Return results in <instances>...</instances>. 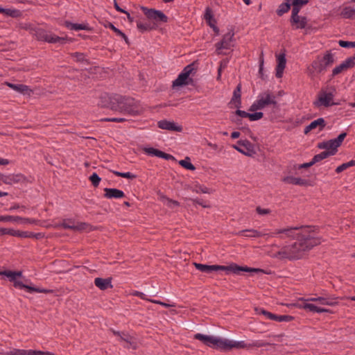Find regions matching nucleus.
<instances>
[{
    "mask_svg": "<svg viewBox=\"0 0 355 355\" xmlns=\"http://www.w3.org/2000/svg\"><path fill=\"white\" fill-rule=\"evenodd\" d=\"M204 18L207 23V24L211 27L214 25L216 24V20L214 17L212 10L210 8L207 7L205 9V12L204 15Z\"/></svg>",
    "mask_w": 355,
    "mask_h": 355,
    "instance_id": "32",
    "label": "nucleus"
},
{
    "mask_svg": "<svg viewBox=\"0 0 355 355\" xmlns=\"http://www.w3.org/2000/svg\"><path fill=\"white\" fill-rule=\"evenodd\" d=\"M340 15L343 19H355V8L345 6L341 10Z\"/></svg>",
    "mask_w": 355,
    "mask_h": 355,
    "instance_id": "29",
    "label": "nucleus"
},
{
    "mask_svg": "<svg viewBox=\"0 0 355 355\" xmlns=\"http://www.w3.org/2000/svg\"><path fill=\"white\" fill-rule=\"evenodd\" d=\"M144 15L149 19L157 21L167 22L168 17L160 10L155 9H148L146 7H141Z\"/></svg>",
    "mask_w": 355,
    "mask_h": 355,
    "instance_id": "14",
    "label": "nucleus"
},
{
    "mask_svg": "<svg viewBox=\"0 0 355 355\" xmlns=\"http://www.w3.org/2000/svg\"><path fill=\"white\" fill-rule=\"evenodd\" d=\"M89 180L91 181L92 185L94 187H97L100 184L101 178L98 176V175L96 173H93L89 176Z\"/></svg>",
    "mask_w": 355,
    "mask_h": 355,
    "instance_id": "47",
    "label": "nucleus"
},
{
    "mask_svg": "<svg viewBox=\"0 0 355 355\" xmlns=\"http://www.w3.org/2000/svg\"><path fill=\"white\" fill-rule=\"evenodd\" d=\"M179 164L184 168L190 171H194L196 169V167L191 162V159L189 157H186L184 159L179 161Z\"/></svg>",
    "mask_w": 355,
    "mask_h": 355,
    "instance_id": "38",
    "label": "nucleus"
},
{
    "mask_svg": "<svg viewBox=\"0 0 355 355\" xmlns=\"http://www.w3.org/2000/svg\"><path fill=\"white\" fill-rule=\"evenodd\" d=\"M8 235L12 236H17L20 238H35V239H40L41 237L40 233H33L31 232L28 231H19V230H15L13 229L9 230V234Z\"/></svg>",
    "mask_w": 355,
    "mask_h": 355,
    "instance_id": "21",
    "label": "nucleus"
},
{
    "mask_svg": "<svg viewBox=\"0 0 355 355\" xmlns=\"http://www.w3.org/2000/svg\"><path fill=\"white\" fill-rule=\"evenodd\" d=\"M33 35L36 37L37 40L46 42L48 43L64 44L66 41L64 37H59L42 28H36L34 30Z\"/></svg>",
    "mask_w": 355,
    "mask_h": 355,
    "instance_id": "7",
    "label": "nucleus"
},
{
    "mask_svg": "<svg viewBox=\"0 0 355 355\" xmlns=\"http://www.w3.org/2000/svg\"><path fill=\"white\" fill-rule=\"evenodd\" d=\"M277 64L276 67V77L282 78L284 70L286 67V60L285 53H280L277 55Z\"/></svg>",
    "mask_w": 355,
    "mask_h": 355,
    "instance_id": "22",
    "label": "nucleus"
},
{
    "mask_svg": "<svg viewBox=\"0 0 355 355\" xmlns=\"http://www.w3.org/2000/svg\"><path fill=\"white\" fill-rule=\"evenodd\" d=\"M346 136V132H342L337 138L327 141V150L325 151L329 153V156L336 155L338 148L341 146Z\"/></svg>",
    "mask_w": 355,
    "mask_h": 355,
    "instance_id": "11",
    "label": "nucleus"
},
{
    "mask_svg": "<svg viewBox=\"0 0 355 355\" xmlns=\"http://www.w3.org/2000/svg\"><path fill=\"white\" fill-rule=\"evenodd\" d=\"M347 70V69L345 67V63L343 62L340 64L338 66H336L332 71V76H335L339 73H340L343 71Z\"/></svg>",
    "mask_w": 355,
    "mask_h": 355,
    "instance_id": "49",
    "label": "nucleus"
},
{
    "mask_svg": "<svg viewBox=\"0 0 355 355\" xmlns=\"http://www.w3.org/2000/svg\"><path fill=\"white\" fill-rule=\"evenodd\" d=\"M88 226L89 225L85 223H79L76 225L73 220L71 219H65L62 223L58 224L56 227H62L63 229L82 231L86 230Z\"/></svg>",
    "mask_w": 355,
    "mask_h": 355,
    "instance_id": "16",
    "label": "nucleus"
},
{
    "mask_svg": "<svg viewBox=\"0 0 355 355\" xmlns=\"http://www.w3.org/2000/svg\"><path fill=\"white\" fill-rule=\"evenodd\" d=\"M334 55L330 51H327L322 57L318 56L316 60L313 61L309 69L310 73L315 72L319 73L326 70V69L331 66L334 62Z\"/></svg>",
    "mask_w": 355,
    "mask_h": 355,
    "instance_id": "6",
    "label": "nucleus"
},
{
    "mask_svg": "<svg viewBox=\"0 0 355 355\" xmlns=\"http://www.w3.org/2000/svg\"><path fill=\"white\" fill-rule=\"evenodd\" d=\"M334 98V94L331 92H321L319 95L318 100L314 102L315 107L324 106L328 107L336 103L332 102Z\"/></svg>",
    "mask_w": 355,
    "mask_h": 355,
    "instance_id": "13",
    "label": "nucleus"
},
{
    "mask_svg": "<svg viewBox=\"0 0 355 355\" xmlns=\"http://www.w3.org/2000/svg\"><path fill=\"white\" fill-rule=\"evenodd\" d=\"M254 113H250L249 119L251 121H255L261 119L263 116V113L261 112H256Z\"/></svg>",
    "mask_w": 355,
    "mask_h": 355,
    "instance_id": "52",
    "label": "nucleus"
},
{
    "mask_svg": "<svg viewBox=\"0 0 355 355\" xmlns=\"http://www.w3.org/2000/svg\"><path fill=\"white\" fill-rule=\"evenodd\" d=\"M3 13L12 17H19L21 15V12L17 9L4 8Z\"/></svg>",
    "mask_w": 355,
    "mask_h": 355,
    "instance_id": "42",
    "label": "nucleus"
},
{
    "mask_svg": "<svg viewBox=\"0 0 355 355\" xmlns=\"http://www.w3.org/2000/svg\"><path fill=\"white\" fill-rule=\"evenodd\" d=\"M137 27L141 33L153 29V26L150 23H143L140 21H137Z\"/></svg>",
    "mask_w": 355,
    "mask_h": 355,
    "instance_id": "40",
    "label": "nucleus"
},
{
    "mask_svg": "<svg viewBox=\"0 0 355 355\" xmlns=\"http://www.w3.org/2000/svg\"><path fill=\"white\" fill-rule=\"evenodd\" d=\"M314 226L295 227L277 230L272 234H284L287 237L296 239L293 244L284 247L278 252V255L283 259H300L304 253L318 245L322 239L317 236Z\"/></svg>",
    "mask_w": 355,
    "mask_h": 355,
    "instance_id": "1",
    "label": "nucleus"
},
{
    "mask_svg": "<svg viewBox=\"0 0 355 355\" xmlns=\"http://www.w3.org/2000/svg\"><path fill=\"white\" fill-rule=\"evenodd\" d=\"M102 121H108V122H116L121 123L125 121V119L124 118H105L101 119Z\"/></svg>",
    "mask_w": 355,
    "mask_h": 355,
    "instance_id": "59",
    "label": "nucleus"
},
{
    "mask_svg": "<svg viewBox=\"0 0 355 355\" xmlns=\"http://www.w3.org/2000/svg\"><path fill=\"white\" fill-rule=\"evenodd\" d=\"M104 192L105 193L103 196L107 199H119L125 197L124 192L118 189L105 188Z\"/></svg>",
    "mask_w": 355,
    "mask_h": 355,
    "instance_id": "24",
    "label": "nucleus"
},
{
    "mask_svg": "<svg viewBox=\"0 0 355 355\" xmlns=\"http://www.w3.org/2000/svg\"><path fill=\"white\" fill-rule=\"evenodd\" d=\"M144 151L149 155H152V156H155V157H161V158H163L166 160H171V159H174V157L170 154H168V153H166L163 151H161L158 149H156V148H152V147H150V148H145L144 149Z\"/></svg>",
    "mask_w": 355,
    "mask_h": 355,
    "instance_id": "20",
    "label": "nucleus"
},
{
    "mask_svg": "<svg viewBox=\"0 0 355 355\" xmlns=\"http://www.w3.org/2000/svg\"><path fill=\"white\" fill-rule=\"evenodd\" d=\"M37 220L15 216H0V222H16L21 223L36 224Z\"/></svg>",
    "mask_w": 355,
    "mask_h": 355,
    "instance_id": "18",
    "label": "nucleus"
},
{
    "mask_svg": "<svg viewBox=\"0 0 355 355\" xmlns=\"http://www.w3.org/2000/svg\"><path fill=\"white\" fill-rule=\"evenodd\" d=\"M102 107L113 111L135 116L139 114L137 102L132 98L114 94H105L101 97Z\"/></svg>",
    "mask_w": 355,
    "mask_h": 355,
    "instance_id": "2",
    "label": "nucleus"
},
{
    "mask_svg": "<svg viewBox=\"0 0 355 355\" xmlns=\"http://www.w3.org/2000/svg\"><path fill=\"white\" fill-rule=\"evenodd\" d=\"M329 157V153H327L324 150L323 152H321L319 154L314 155L311 159L312 163H313L315 164V163L319 162Z\"/></svg>",
    "mask_w": 355,
    "mask_h": 355,
    "instance_id": "44",
    "label": "nucleus"
},
{
    "mask_svg": "<svg viewBox=\"0 0 355 355\" xmlns=\"http://www.w3.org/2000/svg\"><path fill=\"white\" fill-rule=\"evenodd\" d=\"M119 340L125 341L130 345L132 344V338L128 334H125V332H123V334H121V336H119Z\"/></svg>",
    "mask_w": 355,
    "mask_h": 355,
    "instance_id": "56",
    "label": "nucleus"
},
{
    "mask_svg": "<svg viewBox=\"0 0 355 355\" xmlns=\"http://www.w3.org/2000/svg\"><path fill=\"white\" fill-rule=\"evenodd\" d=\"M94 284L101 291L107 290V288H112V278L108 277L103 279L101 277H96L94 279Z\"/></svg>",
    "mask_w": 355,
    "mask_h": 355,
    "instance_id": "25",
    "label": "nucleus"
},
{
    "mask_svg": "<svg viewBox=\"0 0 355 355\" xmlns=\"http://www.w3.org/2000/svg\"><path fill=\"white\" fill-rule=\"evenodd\" d=\"M107 27L109 28H110L111 30H112L117 35H119V36L124 35V33H123L121 30H119V28L115 27L113 24L110 22L107 25Z\"/></svg>",
    "mask_w": 355,
    "mask_h": 355,
    "instance_id": "60",
    "label": "nucleus"
},
{
    "mask_svg": "<svg viewBox=\"0 0 355 355\" xmlns=\"http://www.w3.org/2000/svg\"><path fill=\"white\" fill-rule=\"evenodd\" d=\"M318 302L321 304H323V305L333 306L337 303L336 302V299H334V298H326V297H318Z\"/></svg>",
    "mask_w": 355,
    "mask_h": 355,
    "instance_id": "45",
    "label": "nucleus"
},
{
    "mask_svg": "<svg viewBox=\"0 0 355 355\" xmlns=\"http://www.w3.org/2000/svg\"><path fill=\"white\" fill-rule=\"evenodd\" d=\"M291 3L293 6H297L298 8H300L306 5L308 3L307 0H291Z\"/></svg>",
    "mask_w": 355,
    "mask_h": 355,
    "instance_id": "58",
    "label": "nucleus"
},
{
    "mask_svg": "<svg viewBox=\"0 0 355 355\" xmlns=\"http://www.w3.org/2000/svg\"><path fill=\"white\" fill-rule=\"evenodd\" d=\"M132 295H133L134 296L139 297V298H141V299H142V300H147V301H149V300H150V299H148V298L146 297V295L144 293H141V292H140V291H135V292L132 293Z\"/></svg>",
    "mask_w": 355,
    "mask_h": 355,
    "instance_id": "63",
    "label": "nucleus"
},
{
    "mask_svg": "<svg viewBox=\"0 0 355 355\" xmlns=\"http://www.w3.org/2000/svg\"><path fill=\"white\" fill-rule=\"evenodd\" d=\"M355 166V160H351L348 162L343 163L341 165L338 166L336 168V172L337 173H340L343 172V171L346 170L347 168H348L351 166Z\"/></svg>",
    "mask_w": 355,
    "mask_h": 355,
    "instance_id": "43",
    "label": "nucleus"
},
{
    "mask_svg": "<svg viewBox=\"0 0 355 355\" xmlns=\"http://www.w3.org/2000/svg\"><path fill=\"white\" fill-rule=\"evenodd\" d=\"M234 32L233 30H230L223 37L221 41L216 44V51L222 49H230L234 46Z\"/></svg>",
    "mask_w": 355,
    "mask_h": 355,
    "instance_id": "10",
    "label": "nucleus"
},
{
    "mask_svg": "<svg viewBox=\"0 0 355 355\" xmlns=\"http://www.w3.org/2000/svg\"><path fill=\"white\" fill-rule=\"evenodd\" d=\"M1 276H5L9 279L10 282H14L17 277L22 275L21 271L3 270L0 271Z\"/></svg>",
    "mask_w": 355,
    "mask_h": 355,
    "instance_id": "30",
    "label": "nucleus"
},
{
    "mask_svg": "<svg viewBox=\"0 0 355 355\" xmlns=\"http://www.w3.org/2000/svg\"><path fill=\"white\" fill-rule=\"evenodd\" d=\"M188 75H186L183 72H181L178 78L173 81V87H179L182 86L187 84V80L188 79Z\"/></svg>",
    "mask_w": 355,
    "mask_h": 355,
    "instance_id": "34",
    "label": "nucleus"
},
{
    "mask_svg": "<svg viewBox=\"0 0 355 355\" xmlns=\"http://www.w3.org/2000/svg\"><path fill=\"white\" fill-rule=\"evenodd\" d=\"M194 338L201 341L208 347L222 350L223 338H217L213 336L204 335L202 334H196L194 335Z\"/></svg>",
    "mask_w": 355,
    "mask_h": 355,
    "instance_id": "8",
    "label": "nucleus"
},
{
    "mask_svg": "<svg viewBox=\"0 0 355 355\" xmlns=\"http://www.w3.org/2000/svg\"><path fill=\"white\" fill-rule=\"evenodd\" d=\"M256 211L259 215H266L269 214L271 212V210L269 209H263L259 206L256 208Z\"/></svg>",
    "mask_w": 355,
    "mask_h": 355,
    "instance_id": "61",
    "label": "nucleus"
},
{
    "mask_svg": "<svg viewBox=\"0 0 355 355\" xmlns=\"http://www.w3.org/2000/svg\"><path fill=\"white\" fill-rule=\"evenodd\" d=\"M326 125V122L323 118H318V119L312 121L309 125H307L304 130V134H308L311 130L318 128L319 131L324 129Z\"/></svg>",
    "mask_w": 355,
    "mask_h": 355,
    "instance_id": "26",
    "label": "nucleus"
},
{
    "mask_svg": "<svg viewBox=\"0 0 355 355\" xmlns=\"http://www.w3.org/2000/svg\"><path fill=\"white\" fill-rule=\"evenodd\" d=\"M269 343L263 340H254L252 343L242 341H234L223 338L222 350L227 351L232 349H250L252 347H262L268 345Z\"/></svg>",
    "mask_w": 355,
    "mask_h": 355,
    "instance_id": "5",
    "label": "nucleus"
},
{
    "mask_svg": "<svg viewBox=\"0 0 355 355\" xmlns=\"http://www.w3.org/2000/svg\"><path fill=\"white\" fill-rule=\"evenodd\" d=\"M19 28L26 31H29L31 34H33L34 30L36 29L30 23H21L19 24Z\"/></svg>",
    "mask_w": 355,
    "mask_h": 355,
    "instance_id": "53",
    "label": "nucleus"
},
{
    "mask_svg": "<svg viewBox=\"0 0 355 355\" xmlns=\"http://www.w3.org/2000/svg\"><path fill=\"white\" fill-rule=\"evenodd\" d=\"M236 235L248 238H259L268 234L261 232L254 229L243 230L236 233Z\"/></svg>",
    "mask_w": 355,
    "mask_h": 355,
    "instance_id": "23",
    "label": "nucleus"
},
{
    "mask_svg": "<svg viewBox=\"0 0 355 355\" xmlns=\"http://www.w3.org/2000/svg\"><path fill=\"white\" fill-rule=\"evenodd\" d=\"M196 268L202 272L211 273L213 271L222 270L225 271L227 274L232 272L236 275H240L241 272H262L263 270L259 268H250L248 266H240L236 263L230 266L220 265H205L202 263H194Z\"/></svg>",
    "mask_w": 355,
    "mask_h": 355,
    "instance_id": "3",
    "label": "nucleus"
},
{
    "mask_svg": "<svg viewBox=\"0 0 355 355\" xmlns=\"http://www.w3.org/2000/svg\"><path fill=\"white\" fill-rule=\"evenodd\" d=\"M113 173L116 176L121 177V178H128V179H131V180L135 179L137 178L136 175H135V174H133V173H132L130 172L123 173V172H119V171H114Z\"/></svg>",
    "mask_w": 355,
    "mask_h": 355,
    "instance_id": "46",
    "label": "nucleus"
},
{
    "mask_svg": "<svg viewBox=\"0 0 355 355\" xmlns=\"http://www.w3.org/2000/svg\"><path fill=\"white\" fill-rule=\"evenodd\" d=\"M339 45L343 48H355V41L348 42L344 40H340L338 42Z\"/></svg>",
    "mask_w": 355,
    "mask_h": 355,
    "instance_id": "55",
    "label": "nucleus"
},
{
    "mask_svg": "<svg viewBox=\"0 0 355 355\" xmlns=\"http://www.w3.org/2000/svg\"><path fill=\"white\" fill-rule=\"evenodd\" d=\"M0 180L6 184H14L26 182V178L21 173L9 175L0 174Z\"/></svg>",
    "mask_w": 355,
    "mask_h": 355,
    "instance_id": "15",
    "label": "nucleus"
},
{
    "mask_svg": "<svg viewBox=\"0 0 355 355\" xmlns=\"http://www.w3.org/2000/svg\"><path fill=\"white\" fill-rule=\"evenodd\" d=\"M230 120L232 122L234 123L236 125H241L242 120L239 118L236 117V115L232 113V116H230Z\"/></svg>",
    "mask_w": 355,
    "mask_h": 355,
    "instance_id": "62",
    "label": "nucleus"
},
{
    "mask_svg": "<svg viewBox=\"0 0 355 355\" xmlns=\"http://www.w3.org/2000/svg\"><path fill=\"white\" fill-rule=\"evenodd\" d=\"M282 181L286 184H290L293 185L300 186H307L309 185V181L306 179L301 178H295L293 176H286L282 179Z\"/></svg>",
    "mask_w": 355,
    "mask_h": 355,
    "instance_id": "28",
    "label": "nucleus"
},
{
    "mask_svg": "<svg viewBox=\"0 0 355 355\" xmlns=\"http://www.w3.org/2000/svg\"><path fill=\"white\" fill-rule=\"evenodd\" d=\"M239 146L233 145V148L239 153L247 155L252 156L255 154L254 145L248 140H239L237 141Z\"/></svg>",
    "mask_w": 355,
    "mask_h": 355,
    "instance_id": "9",
    "label": "nucleus"
},
{
    "mask_svg": "<svg viewBox=\"0 0 355 355\" xmlns=\"http://www.w3.org/2000/svg\"><path fill=\"white\" fill-rule=\"evenodd\" d=\"M6 84L10 88L21 94H26L28 91H30L29 87L23 84H13L10 83H7Z\"/></svg>",
    "mask_w": 355,
    "mask_h": 355,
    "instance_id": "35",
    "label": "nucleus"
},
{
    "mask_svg": "<svg viewBox=\"0 0 355 355\" xmlns=\"http://www.w3.org/2000/svg\"><path fill=\"white\" fill-rule=\"evenodd\" d=\"M192 191L196 193H210V189L202 184H196L193 188Z\"/></svg>",
    "mask_w": 355,
    "mask_h": 355,
    "instance_id": "41",
    "label": "nucleus"
},
{
    "mask_svg": "<svg viewBox=\"0 0 355 355\" xmlns=\"http://www.w3.org/2000/svg\"><path fill=\"white\" fill-rule=\"evenodd\" d=\"M233 114H234L235 115L239 116L241 118H248V119H249V115H250V113H248L245 111H243V110H239V108H237V110Z\"/></svg>",
    "mask_w": 355,
    "mask_h": 355,
    "instance_id": "57",
    "label": "nucleus"
},
{
    "mask_svg": "<svg viewBox=\"0 0 355 355\" xmlns=\"http://www.w3.org/2000/svg\"><path fill=\"white\" fill-rule=\"evenodd\" d=\"M3 355H55L49 352H42L33 349H22L13 348L10 351L2 353Z\"/></svg>",
    "mask_w": 355,
    "mask_h": 355,
    "instance_id": "12",
    "label": "nucleus"
},
{
    "mask_svg": "<svg viewBox=\"0 0 355 355\" xmlns=\"http://www.w3.org/2000/svg\"><path fill=\"white\" fill-rule=\"evenodd\" d=\"M65 26L73 31H80V30H86L89 31L91 28H89L87 24H74L69 21H65Z\"/></svg>",
    "mask_w": 355,
    "mask_h": 355,
    "instance_id": "31",
    "label": "nucleus"
},
{
    "mask_svg": "<svg viewBox=\"0 0 355 355\" xmlns=\"http://www.w3.org/2000/svg\"><path fill=\"white\" fill-rule=\"evenodd\" d=\"M193 71H195L194 63H191V64L186 66L183 69L182 72H183L184 73H185L186 75H188V76H189L191 74L193 73Z\"/></svg>",
    "mask_w": 355,
    "mask_h": 355,
    "instance_id": "54",
    "label": "nucleus"
},
{
    "mask_svg": "<svg viewBox=\"0 0 355 355\" xmlns=\"http://www.w3.org/2000/svg\"><path fill=\"white\" fill-rule=\"evenodd\" d=\"M302 307L304 309H308L309 311L313 313H324L327 311V310L325 309L318 307L315 304L310 303H305L302 306Z\"/></svg>",
    "mask_w": 355,
    "mask_h": 355,
    "instance_id": "36",
    "label": "nucleus"
},
{
    "mask_svg": "<svg viewBox=\"0 0 355 355\" xmlns=\"http://www.w3.org/2000/svg\"><path fill=\"white\" fill-rule=\"evenodd\" d=\"M234 103V107L240 108L241 107V85L239 84L233 92L232 98L230 104Z\"/></svg>",
    "mask_w": 355,
    "mask_h": 355,
    "instance_id": "27",
    "label": "nucleus"
},
{
    "mask_svg": "<svg viewBox=\"0 0 355 355\" xmlns=\"http://www.w3.org/2000/svg\"><path fill=\"white\" fill-rule=\"evenodd\" d=\"M300 9H301L300 8H298L297 6H293L292 13H291V19H290L291 22H295V21H297L296 19L299 16L298 13L300 12Z\"/></svg>",
    "mask_w": 355,
    "mask_h": 355,
    "instance_id": "51",
    "label": "nucleus"
},
{
    "mask_svg": "<svg viewBox=\"0 0 355 355\" xmlns=\"http://www.w3.org/2000/svg\"><path fill=\"white\" fill-rule=\"evenodd\" d=\"M296 21L295 22H291L292 25L295 26V29H303L307 24V19L306 17L298 16Z\"/></svg>",
    "mask_w": 355,
    "mask_h": 355,
    "instance_id": "37",
    "label": "nucleus"
},
{
    "mask_svg": "<svg viewBox=\"0 0 355 355\" xmlns=\"http://www.w3.org/2000/svg\"><path fill=\"white\" fill-rule=\"evenodd\" d=\"M25 289L28 293H33V292L42 293H53V290L39 288L37 287L31 286H28V285H26V287H25Z\"/></svg>",
    "mask_w": 355,
    "mask_h": 355,
    "instance_id": "39",
    "label": "nucleus"
},
{
    "mask_svg": "<svg viewBox=\"0 0 355 355\" xmlns=\"http://www.w3.org/2000/svg\"><path fill=\"white\" fill-rule=\"evenodd\" d=\"M157 126L160 129L166 130L169 131L179 132L182 131V127L181 125H178L175 122L170 121L166 119L159 121L157 122Z\"/></svg>",
    "mask_w": 355,
    "mask_h": 355,
    "instance_id": "19",
    "label": "nucleus"
},
{
    "mask_svg": "<svg viewBox=\"0 0 355 355\" xmlns=\"http://www.w3.org/2000/svg\"><path fill=\"white\" fill-rule=\"evenodd\" d=\"M266 107H271L272 109L276 110L279 108L275 93L269 89L259 93L257 99L250 107L249 111L261 110Z\"/></svg>",
    "mask_w": 355,
    "mask_h": 355,
    "instance_id": "4",
    "label": "nucleus"
},
{
    "mask_svg": "<svg viewBox=\"0 0 355 355\" xmlns=\"http://www.w3.org/2000/svg\"><path fill=\"white\" fill-rule=\"evenodd\" d=\"M291 0H285L284 2L279 6L276 11L278 16H282L284 14L288 12L291 8Z\"/></svg>",
    "mask_w": 355,
    "mask_h": 355,
    "instance_id": "33",
    "label": "nucleus"
},
{
    "mask_svg": "<svg viewBox=\"0 0 355 355\" xmlns=\"http://www.w3.org/2000/svg\"><path fill=\"white\" fill-rule=\"evenodd\" d=\"M167 200H168V204L167 205L172 208L173 207H178L180 206V202L177 200H172V199H169V198H167Z\"/></svg>",
    "mask_w": 355,
    "mask_h": 355,
    "instance_id": "64",
    "label": "nucleus"
},
{
    "mask_svg": "<svg viewBox=\"0 0 355 355\" xmlns=\"http://www.w3.org/2000/svg\"><path fill=\"white\" fill-rule=\"evenodd\" d=\"M70 55L72 58H74L76 59V61L78 62H83L85 61H87V60L85 59V55L83 53H80V52L71 53L70 54Z\"/></svg>",
    "mask_w": 355,
    "mask_h": 355,
    "instance_id": "48",
    "label": "nucleus"
},
{
    "mask_svg": "<svg viewBox=\"0 0 355 355\" xmlns=\"http://www.w3.org/2000/svg\"><path fill=\"white\" fill-rule=\"evenodd\" d=\"M343 62L347 69L353 68L355 66V55L347 58Z\"/></svg>",
    "mask_w": 355,
    "mask_h": 355,
    "instance_id": "50",
    "label": "nucleus"
},
{
    "mask_svg": "<svg viewBox=\"0 0 355 355\" xmlns=\"http://www.w3.org/2000/svg\"><path fill=\"white\" fill-rule=\"evenodd\" d=\"M260 314L263 315L267 319L277 322H291L294 320V317L289 315H276L265 309H261Z\"/></svg>",
    "mask_w": 355,
    "mask_h": 355,
    "instance_id": "17",
    "label": "nucleus"
}]
</instances>
